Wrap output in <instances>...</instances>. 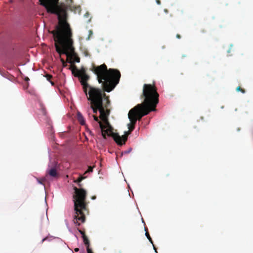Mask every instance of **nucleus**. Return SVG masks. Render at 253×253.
Segmentation results:
<instances>
[{"label":"nucleus","mask_w":253,"mask_h":253,"mask_svg":"<svg viewBox=\"0 0 253 253\" xmlns=\"http://www.w3.org/2000/svg\"><path fill=\"white\" fill-rule=\"evenodd\" d=\"M69 69L75 77L80 80L84 91L90 103H104L107 99L109 100V96H107L104 91H111L119 83L121 78V73L117 69H107L105 64L98 66L93 65L90 70L97 76L99 83L102 84V89L92 86L87 83L89 76L86 74L84 68L82 67L79 70L75 65H72Z\"/></svg>","instance_id":"1"},{"label":"nucleus","mask_w":253,"mask_h":253,"mask_svg":"<svg viewBox=\"0 0 253 253\" xmlns=\"http://www.w3.org/2000/svg\"><path fill=\"white\" fill-rule=\"evenodd\" d=\"M41 4L45 7L48 13L55 14L58 16V24L55 29L50 32L53 35L56 51L60 54H66L69 62L73 64L79 62L80 58L74 53L72 29L67 22L66 8L58 5L59 0H39Z\"/></svg>","instance_id":"2"},{"label":"nucleus","mask_w":253,"mask_h":253,"mask_svg":"<svg viewBox=\"0 0 253 253\" xmlns=\"http://www.w3.org/2000/svg\"><path fill=\"white\" fill-rule=\"evenodd\" d=\"M159 95L155 84H144L141 98H144L141 107L136 111L137 120H140L144 116L147 115L150 112L156 110L157 104L159 102Z\"/></svg>","instance_id":"3"},{"label":"nucleus","mask_w":253,"mask_h":253,"mask_svg":"<svg viewBox=\"0 0 253 253\" xmlns=\"http://www.w3.org/2000/svg\"><path fill=\"white\" fill-rule=\"evenodd\" d=\"M74 189L75 195L73 196L75 210L73 221L75 224L79 226L85 220L84 211L86 210V193L85 190L82 188L78 189L75 187Z\"/></svg>","instance_id":"4"},{"label":"nucleus","mask_w":253,"mask_h":253,"mask_svg":"<svg viewBox=\"0 0 253 253\" xmlns=\"http://www.w3.org/2000/svg\"><path fill=\"white\" fill-rule=\"evenodd\" d=\"M110 105V101L108 99H107L106 102H104V103H90L89 109L92 110L94 114L90 115V114L89 113V117L93 118L92 116H96L97 112L99 111L100 113L99 118L104 123V124L109 125L108 116L110 114V111L108 109V107Z\"/></svg>","instance_id":"5"},{"label":"nucleus","mask_w":253,"mask_h":253,"mask_svg":"<svg viewBox=\"0 0 253 253\" xmlns=\"http://www.w3.org/2000/svg\"><path fill=\"white\" fill-rule=\"evenodd\" d=\"M92 116L94 120L99 123L102 132H104L106 135L112 137L116 143L119 145H123L126 143L127 140V135L120 136L118 133L113 132L109 124V125L103 124L101 121L99 120L98 117L96 116L93 115Z\"/></svg>","instance_id":"6"},{"label":"nucleus","mask_w":253,"mask_h":253,"mask_svg":"<svg viewBox=\"0 0 253 253\" xmlns=\"http://www.w3.org/2000/svg\"><path fill=\"white\" fill-rule=\"evenodd\" d=\"M142 105H137L134 108L131 109L128 114V117L130 121V125L135 126L137 121V118L136 117V110L141 107Z\"/></svg>","instance_id":"7"},{"label":"nucleus","mask_w":253,"mask_h":253,"mask_svg":"<svg viewBox=\"0 0 253 253\" xmlns=\"http://www.w3.org/2000/svg\"><path fill=\"white\" fill-rule=\"evenodd\" d=\"M47 173L51 177H56L57 176V172L56 168H52L49 169L47 171Z\"/></svg>","instance_id":"8"},{"label":"nucleus","mask_w":253,"mask_h":253,"mask_svg":"<svg viewBox=\"0 0 253 253\" xmlns=\"http://www.w3.org/2000/svg\"><path fill=\"white\" fill-rule=\"evenodd\" d=\"M78 120L81 125H84L85 124V121L84 120V118L83 116L82 115V114L80 113H78Z\"/></svg>","instance_id":"9"},{"label":"nucleus","mask_w":253,"mask_h":253,"mask_svg":"<svg viewBox=\"0 0 253 253\" xmlns=\"http://www.w3.org/2000/svg\"><path fill=\"white\" fill-rule=\"evenodd\" d=\"M128 128L129 129L128 131L125 132V134L124 135H127V137L128 135L131 133L132 131H133L135 128V126L133 125H130V124L127 125Z\"/></svg>","instance_id":"10"},{"label":"nucleus","mask_w":253,"mask_h":253,"mask_svg":"<svg viewBox=\"0 0 253 253\" xmlns=\"http://www.w3.org/2000/svg\"><path fill=\"white\" fill-rule=\"evenodd\" d=\"M85 177L84 176H83L82 175H81L80 176H79L78 177V178L75 180L74 182H76V183H78V185L79 187H82V184H80V182L85 178Z\"/></svg>","instance_id":"11"},{"label":"nucleus","mask_w":253,"mask_h":253,"mask_svg":"<svg viewBox=\"0 0 253 253\" xmlns=\"http://www.w3.org/2000/svg\"><path fill=\"white\" fill-rule=\"evenodd\" d=\"M83 241H84V245L87 247H88L89 246V240L88 239L87 237L85 236L84 237H83Z\"/></svg>","instance_id":"12"},{"label":"nucleus","mask_w":253,"mask_h":253,"mask_svg":"<svg viewBox=\"0 0 253 253\" xmlns=\"http://www.w3.org/2000/svg\"><path fill=\"white\" fill-rule=\"evenodd\" d=\"M145 230L146 231V233H145V235L147 237V239L149 240V241L151 242V244H153V241H152V238H151L149 233L148 232V231H147V229L146 228H145Z\"/></svg>","instance_id":"13"},{"label":"nucleus","mask_w":253,"mask_h":253,"mask_svg":"<svg viewBox=\"0 0 253 253\" xmlns=\"http://www.w3.org/2000/svg\"><path fill=\"white\" fill-rule=\"evenodd\" d=\"M45 77H46L47 80L49 81L52 85L54 84V83L50 81V80L52 78V76L51 75L46 74Z\"/></svg>","instance_id":"14"},{"label":"nucleus","mask_w":253,"mask_h":253,"mask_svg":"<svg viewBox=\"0 0 253 253\" xmlns=\"http://www.w3.org/2000/svg\"><path fill=\"white\" fill-rule=\"evenodd\" d=\"M93 168H94V167L88 166V169H87V170L85 171V172H84V174L88 173V172H92L93 171Z\"/></svg>","instance_id":"15"},{"label":"nucleus","mask_w":253,"mask_h":253,"mask_svg":"<svg viewBox=\"0 0 253 253\" xmlns=\"http://www.w3.org/2000/svg\"><path fill=\"white\" fill-rule=\"evenodd\" d=\"M236 90L237 91H241L243 93H245L246 92L245 90L244 89L242 88L240 86H238L236 88Z\"/></svg>","instance_id":"16"},{"label":"nucleus","mask_w":253,"mask_h":253,"mask_svg":"<svg viewBox=\"0 0 253 253\" xmlns=\"http://www.w3.org/2000/svg\"><path fill=\"white\" fill-rule=\"evenodd\" d=\"M78 230L79 231V232L82 234V237L86 236L85 234V232L84 231L82 230L81 229H79V228H78Z\"/></svg>","instance_id":"17"},{"label":"nucleus","mask_w":253,"mask_h":253,"mask_svg":"<svg viewBox=\"0 0 253 253\" xmlns=\"http://www.w3.org/2000/svg\"><path fill=\"white\" fill-rule=\"evenodd\" d=\"M86 250L87 253H93L92 250L89 248H88V247H87Z\"/></svg>","instance_id":"18"},{"label":"nucleus","mask_w":253,"mask_h":253,"mask_svg":"<svg viewBox=\"0 0 253 253\" xmlns=\"http://www.w3.org/2000/svg\"><path fill=\"white\" fill-rule=\"evenodd\" d=\"M38 182L40 183V184H43V181L45 180V178H43L41 180H40L39 179H38Z\"/></svg>","instance_id":"19"},{"label":"nucleus","mask_w":253,"mask_h":253,"mask_svg":"<svg viewBox=\"0 0 253 253\" xmlns=\"http://www.w3.org/2000/svg\"><path fill=\"white\" fill-rule=\"evenodd\" d=\"M102 135L104 139H106V134L104 132H102Z\"/></svg>","instance_id":"20"},{"label":"nucleus","mask_w":253,"mask_h":253,"mask_svg":"<svg viewBox=\"0 0 253 253\" xmlns=\"http://www.w3.org/2000/svg\"><path fill=\"white\" fill-rule=\"evenodd\" d=\"M67 2L69 4H72L73 2V0H66Z\"/></svg>","instance_id":"21"},{"label":"nucleus","mask_w":253,"mask_h":253,"mask_svg":"<svg viewBox=\"0 0 253 253\" xmlns=\"http://www.w3.org/2000/svg\"><path fill=\"white\" fill-rule=\"evenodd\" d=\"M48 239L47 237L43 238L42 241V243L44 241H46Z\"/></svg>","instance_id":"22"},{"label":"nucleus","mask_w":253,"mask_h":253,"mask_svg":"<svg viewBox=\"0 0 253 253\" xmlns=\"http://www.w3.org/2000/svg\"><path fill=\"white\" fill-rule=\"evenodd\" d=\"M61 61L62 63H63L64 66H65V65H64L65 64V61H64V60L63 59H61Z\"/></svg>","instance_id":"23"},{"label":"nucleus","mask_w":253,"mask_h":253,"mask_svg":"<svg viewBox=\"0 0 253 253\" xmlns=\"http://www.w3.org/2000/svg\"><path fill=\"white\" fill-rule=\"evenodd\" d=\"M176 37L177 39H179L181 38V36L179 34H177Z\"/></svg>","instance_id":"24"},{"label":"nucleus","mask_w":253,"mask_h":253,"mask_svg":"<svg viewBox=\"0 0 253 253\" xmlns=\"http://www.w3.org/2000/svg\"><path fill=\"white\" fill-rule=\"evenodd\" d=\"M156 2L158 4H161V1L160 0H156Z\"/></svg>","instance_id":"25"},{"label":"nucleus","mask_w":253,"mask_h":253,"mask_svg":"<svg viewBox=\"0 0 253 253\" xmlns=\"http://www.w3.org/2000/svg\"><path fill=\"white\" fill-rule=\"evenodd\" d=\"M25 81H29V78H28V77H26V78H25Z\"/></svg>","instance_id":"26"},{"label":"nucleus","mask_w":253,"mask_h":253,"mask_svg":"<svg viewBox=\"0 0 253 253\" xmlns=\"http://www.w3.org/2000/svg\"><path fill=\"white\" fill-rule=\"evenodd\" d=\"M153 245V248H154V249L155 250V252H157V251H156V247H155L154 245L153 244H152Z\"/></svg>","instance_id":"27"},{"label":"nucleus","mask_w":253,"mask_h":253,"mask_svg":"<svg viewBox=\"0 0 253 253\" xmlns=\"http://www.w3.org/2000/svg\"><path fill=\"white\" fill-rule=\"evenodd\" d=\"M74 250H75V251L76 252H78L79 251V248H76V249H75Z\"/></svg>","instance_id":"28"},{"label":"nucleus","mask_w":253,"mask_h":253,"mask_svg":"<svg viewBox=\"0 0 253 253\" xmlns=\"http://www.w3.org/2000/svg\"><path fill=\"white\" fill-rule=\"evenodd\" d=\"M10 2H12V0H9Z\"/></svg>","instance_id":"29"},{"label":"nucleus","mask_w":253,"mask_h":253,"mask_svg":"<svg viewBox=\"0 0 253 253\" xmlns=\"http://www.w3.org/2000/svg\"><path fill=\"white\" fill-rule=\"evenodd\" d=\"M87 15H88V13H86L85 14V15H87Z\"/></svg>","instance_id":"30"}]
</instances>
